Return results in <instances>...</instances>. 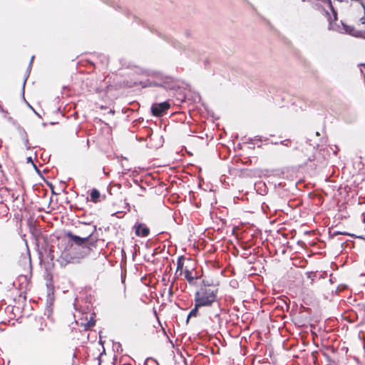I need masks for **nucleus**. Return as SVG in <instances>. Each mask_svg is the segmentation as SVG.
<instances>
[{"instance_id": "obj_1", "label": "nucleus", "mask_w": 365, "mask_h": 365, "mask_svg": "<svg viewBox=\"0 0 365 365\" xmlns=\"http://www.w3.org/2000/svg\"><path fill=\"white\" fill-rule=\"evenodd\" d=\"M194 302V308H192L188 314L186 324L189 323L190 318L198 317L200 315V309L202 307L210 308L215 304H217V308L220 309L218 289L210 285L201 287L195 293Z\"/></svg>"}, {"instance_id": "obj_4", "label": "nucleus", "mask_w": 365, "mask_h": 365, "mask_svg": "<svg viewBox=\"0 0 365 365\" xmlns=\"http://www.w3.org/2000/svg\"><path fill=\"white\" fill-rule=\"evenodd\" d=\"M170 108V104L167 101L160 103H154L151 106V112L154 116L160 117Z\"/></svg>"}, {"instance_id": "obj_3", "label": "nucleus", "mask_w": 365, "mask_h": 365, "mask_svg": "<svg viewBox=\"0 0 365 365\" xmlns=\"http://www.w3.org/2000/svg\"><path fill=\"white\" fill-rule=\"evenodd\" d=\"M94 231L95 229L89 235L82 237L75 235L70 232L66 234V236L70 240V241L74 242L78 246H82L86 244L90 246H96L97 240H93L92 238V235L94 232Z\"/></svg>"}, {"instance_id": "obj_9", "label": "nucleus", "mask_w": 365, "mask_h": 365, "mask_svg": "<svg viewBox=\"0 0 365 365\" xmlns=\"http://www.w3.org/2000/svg\"><path fill=\"white\" fill-rule=\"evenodd\" d=\"M215 317H220V313H214Z\"/></svg>"}, {"instance_id": "obj_11", "label": "nucleus", "mask_w": 365, "mask_h": 365, "mask_svg": "<svg viewBox=\"0 0 365 365\" xmlns=\"http://www.w3.org/2000/svg\"><path fill=\"white\" fill-rule=\"evenodd\" d=\"M187 260L190 262H192V259L191 258H187Z\"/></svg>"}, {"instance_id": "obj_10", "label": "nucleus", "mask_w": 365, "mask_h": 365, "mask_svg": "<svg viewBox=\"0 0 365 365\" xmlns=\"http://www.w3.org/2000/svg\"><path fill=\"white\" fill-rule=\"evenodd\" d=\"M1 208H6V206L4 204H0V209Z\"/></svg>"}, {"instance_id": "obj_8", "label": "nucleus", "mask_w": 365, "mask_h": 365, "mask_svg": "<svg viewBox=\"0 0 365 365\" xmlns=\"http://www.w3.org/2000/svg\"><path fill=\"white\" fill-rule=\"evenodd\" d=\"M193 269L194 268H192V269H190L187 266H185L183 270L184 277L190 284L193 283L195 279H196V277H194L192 273V271Z\"/></svg>"}, {"instance_id": "obj_7", "label": "nucleus", "mask_w": 365, "mask_h": 365, "mask_svg": "<svg viewBox=\"0 0 365 365\" xmlns=\"http://www.w3.org/2000/svg\"><path fill=\"white\" fill-rule=\"evenodd\" d=\"M90 196L91 201L93 202V203H98L101 202L102 199H105V196L101 197L100 192L96 188L91 190Z\"/></svg>"}, {"instance_id": "obj_5", "label": "nucleus", "mask_w": 365, "mask_h": 365, "mask_svg": "<svg viewBox=\"0 0 365 365\" xmlns=\"http://www.w3.org/2000/svg\"><path fill=\"white\" fill-rule=\"evenodd\" d=\"M135 234L138 237H145L150 234V229L143 223H137L134 225Z\"/></svg>"}, {"instance_id": "obj_2", "label": "nucleus", "mask_w": 365, "mask_h": 365, "mask_svg": "<svg viewBox=\"0 0 365 365\" xmlns=\"http://www.w3.org/2000/svg\"><path fill=\"white\" fill-rule=\"evenodd\" d=\"M50 332L47 324L41 318L36 321V325L32 329L31 336L34 340L42 341L48 337Z\"/></svg>"}, {"instance_id": "obj_6", "label": "nucleus", "mask_w": 365, "mask_h": 365, "mask_svg": "<svg viewBox=\"0 0 365 365\" xmlns=\"http://www.w3.org/2000/svg\"><path fill=\"white\" fill-rule=\"evenodd\" d=\"M186 258L184 255H180L178 257L177 260V269L175 271V275L178 277L182 276L183 274L184 270V264Z\"/></svg>"}]
</instances>
